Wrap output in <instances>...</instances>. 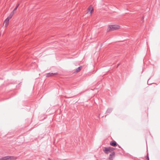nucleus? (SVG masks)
<instances>
[{
	"label": "nucleus",
	"instance_id": "f257e3e1",
	"mask_svg": "<svg viewBox=\"0 0 160 160\" xmlns=\"http://www.w3.org/2000/svg\"><path fill=\"white\" fill-rule=\"evenodd\" d=\"M120 28V26L117 25H109L107 29V32L113 31L116 30Z\"/></svg>",
	"mask_w": 160,
	"mask_h": 160
},
{
	"label": "nucleus",
	"instance_id": "f03ea898",
	"mask_svg": "<svg viewBox=\"0 0 160 160\" xmlns=\"http://www.w3.org/2000/svg\"><path fill=\"white\" fill-rule=\"evenodd\" d=\"M115 149V148H113L109 147V148H105L104 149H103V151L106 153L108 154V152H111V151H112Z\"/></svg>",
	"mask_w": 160,
	"mask_h": 160
},
{
	"label": "nucleus",
	"instance_id": "7ed1b4c3",
	"mask_svg": "<svg viewBox=\"0 0 160 160\" xmlns=\"http://www.w3.org/2000/svg\"><path fill=\"white\" fill-rule=\"evenodd\" d=\"M115 152L113 151L109 155V158L110 160H112L113 159V157L115 156Z\"/></svg>",
	"mask_w": 160,
	"mask_h": 160
},
{
	"label": "nucleus",
	"instance_id": "20e7f679",
	"mask_svg": "<svg viewBox=\"0 0 160 160\" xmlns=\"http://www.w3.org/2000/svg\"><path fill=\"white\" fill-rule=\"evenodd\" d=\"M117 143L115 141H112L110 142V145L113 147H116L117 146Z\"/></svg>",
	"mask_w": 160,
	"mask_h": 160
},
{
	"label": "nucleus",
	"instance_id": "39448f33",
	"mask_svg": "<svg viewBox=\"0 0 160 160\" xmlns=\"http://www.w3.org/2000/svg\"><path fill=\"white\" fill-rule=\"evenodd\" d=\"M10 156H7L0 158V160H8L10 159Z\"/></svg>",
	"mask_w": 160,
	"mask_h": 160
},
{
	"label": "nucleus",
	"instance_id": "423d86ee",
	"mask_svg": "<svg viewBox=\"0 0 160 160\" xmlns=\"http://www.w3.org/2000/svg\"><path fill=\"white\" fill-rule=\"evenodd\" d=\"M57 74V73H49L47 74L46 76V77H49L52 76L54 75Z\"/></svg>",
	"mask_w": 160,
	"mask_h": 160
},
{
	"label": "nucleus",
	"instance_id": "0eeeda50",
	"mask_svg": "<svg viewBox=\"0 0 160 160\" xmlns=\"http://www.w3.org/2000/svg\"><path fill=\"white\" fill-rule=\"evenodd\" d=\"M9 20V19L7 18L4 21V24H5V26L6 27H7L8 26Z\"/></svg>",
	"mask_w": 160,
	"mask_h": 160
},
{
	"label": "nucleus",
	"instance_id": "6e6552de",
	"mask_svg": "<svg viewBox=\"0 0 160 160\" xmlns=\"http://www.w3.org/2000/svg\"><path fill=\"white\" fill-rule=\"evenodd\" d=\"M14 12H11V13H10V15L8 17V18H8V19H9V20L11 18H12V16H13L14 14Z\"/></svg>",
	"mask_w": 160,
	"mask_h": 160
},
{
	"label": "nucleus",
	"instance_id": "1a4fd4ad",
	"mask_svg": "<svg viewBox=\"0 0 160 160\" xmlns=\"http://www.w3.org/2000/svg\"><path fill=\"white\" fill-rule=\"evenodd\" d=\"M112 109L111 108H108L107 110L106 113H110L112 111Z\"/></svg>",
	"mask_w": 160,
	"mask_h": 160
},
{
	"label": "nucleus",
	"instance_id": "9d476101",
	"mask_svg": "<svg viewBox=\"0 0 160 160\" xmlns=\"http://www.w3.org/2000/svg\"><path fill=\"white\" fill-rule=\"evenodd\" d=\"M82 66H80V67H78V68H77L76 69V72H79L80 71V70L82 69Z\"/></svg>",
	"mask_w": 160,
	"mask_h": 160
},
{
	"label": "nucleus",
	"instance_id": "9b49d317",
	"mask_svg": "<svg viewBox=\"0 0 160 160\" xmlns=\"http://www.w3.org/2000/svg\"><path fill=\"white\" fill-rule=\"evenodd\" d=\"M88 12L90 11V13H91L93 9L91 7H89L88 9Z\"/></svg>",
	"mask_w": 160,
	"mask_h": 160
},
{
	"label": "nucleus",
	"instance_id": "f8f14e48",
	"mask_svg": "<svg viewBox=\"0 0 160 160\" xmlns=\"http://www.w3.org/2000/svg\"><path fill=\"white\" fill-rule=\"evenodd\" d=\"M10 160H15L17 158L13 156H10Z\"/></svg>",
	"mask_w": 160,
	"mask_h": 160
},
{
	"label": "nucleus",
	"instance_id": "ddd939ff",
	"mask_svg": "<svg viewBox=\"0 0 160 160\" xmlns=\"http://www.w3.org/2000/svg\"><path fill=\"white\" fill-rule=\"evenodd\" d=\"M19 6V4H18L17 5V6L16 7L14 8V10H13L12 12H14L17 9Z\"/></svg>",
	"mask_w": 160,
	"mask_h": 160
},
{
	"label": "nucleus",
	"instance_id": "4468645a",
	"mask_svg": "<svg viewBox=\"0 0 160 160\" xmlns=\"http://www.w3.org/2000/svg\"><path fill=\"white\" fill-rule=\"evenodd\" d=\"M146 159L148 160H149V156H148V154H147V156H146Z\"/></svg>",
	"mask_w": 160,
	"mask_h": 160
},
{
	"label": "nucleus",
	"instance_id": "2eb2a0df",
	"mask_svg": "<svg viewBox=\"0 0 160 160\" xmlns=\"http://www.w3.org/2000/svg\"><path fill=\"white\" fill-rule=\"evenodd\" d=\"M149 79L148 80V84L151 85V84H152V83H149Z\"/></svg>",
	"mask_w": 160,
	"mask_h": 160
},
{
	"label": "nucleus",
	"instance_id": "dca6fc26",
	"mask_svg": "<svg viewBox=\"0 0 160 160\" xmlns=\"http://www.w3.org/2000/svg\"><path fill=\"white\" fill-rule=\"evenodd\" d=\"M48 160H51V159L50 158H48Z\"/></svg>",
	"mask_w": 160,
	"mask_h": 160
},
{
	"label": "nucleus",
	"instance_id": "f3484780",
	"mask_svg": "<svg viewBox=\"0 0 160 160\" xmlns=\"http://www.w3.org/2000/svg\"><path fill=\"white\" fill-rule=\"evenodd\" d=\"M119 66V64H118V65H117V68H118V66Z\"/></svg>",
	"mask_w": 160,
	"mask_h": 160
},
{
	"label": "nucleus",
	"instance_id": "a211bd4d",
	"mask_svg": "<svg viewBox=\"0 0 160 160\" xmlns=\"http://www.w3.org/2000/svg\"><path fill=\"white\" fill-rule=\"evenodd\" d=\"M91 90H94V89H91Z\"/></svg>",
	"mask_w": 160,
	"mask_h": 160
},
{
	"label": "nucleus",
	"instance_id": "6ab92c4d",
	"mask_svg": "<svg viewBox=\"0 0 160 160\" xmlns=\"http://www.w3.org/2000/svg\"><path fill=\"white\" fill-rule=\"evenodd\" d=\"M107 116V115H105V117H106V116Z\"/></svg>",
	"mask_w": 160,
	"mask_h": 160
}]
</instances>
